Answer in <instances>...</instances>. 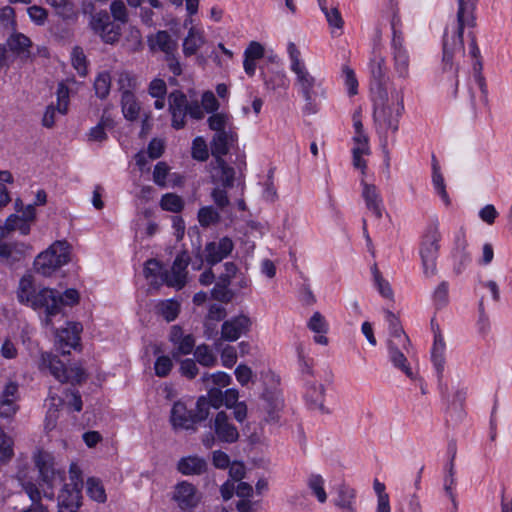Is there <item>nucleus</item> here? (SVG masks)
<instances>
[{"mask_svg":"<svg viewBox=\"0 0 512 512\" xmlns=\"http://www.w3.org/2000/svg\"><path fill=\"white\" fill-rule=\"evenodd\" d=\"M476 3L477 0H458L456 19L445 28L442 41L444 72H453L457 76L458 66L454 58L464 54V29L476 26Z\"/></svg>","mask_w":512,"mask_h":512,"instance_id":"nucleus-1","label":"nucleus"},{"mask_svg":"<svg viewBox=\"0 0 512 512\" xmlns=\"http://www.w3.org/2000/svg\"><path fill=\"white\" fill-rule=\"evenodd\" d=\"M374 120L377 129L396 133L399 128V120L404 111V90L392 87L390 91L379 88L374 92Z\"/></svg>","mask_w":512,"mask_h":512,"instance_id":"nucleus-2","label":"nucleus"},{"mask_svg":"<svg viewBox=\"0 0 512 512\" xmlns=\"http://www.w3.org/2000/svg\"><path fill=\"white\" fill-rule=\"evenodd\" d=\"M287 51L291 61L290 69L296 75V84L300 87V92L306 102L304 109L307 113H316V98L325 96L322 82L309 72L301 60V52L293 42L288 44Z\"/></svg>","mask_w":512,"mask_h":512,"instance_id":"nucleus-3","label":"nucleus"},{"mask_svg":"<svg viewBox=\"0 0 512 512\" xmlns=\"http://www.w3.org/2000/svg\"><path fill=\"white\" fill-rule=\"evenodd\" d=\"M19 302L30 305L33 309H44L46 318L45 324L52 325V317L57 312L56 298L53 289L43 288L36 291L31 276H23L20 279L17 291Z\"/></svg>","mask_w":512,"mask_h":512,"instance_id":"nucleus-4","label":"nucleus"},{"mask_svg":"<svg viewBox=\"0 0 512 512\" xmlns=\"http://www.w3.org/2000/svg\"><path fill=\"white\" fill-rule=\"evenodd\" d=\"M168 105L172 127L175 129H182L185 126L187 115L195 120L204 118L200 103L196 100L189 102L187 96L180 90H175L169 94Z\"/></svg>","mask_w":512,"mask_h":512,"instance_id":"nucleus-5","label":"nucleus"},{"mask_svg":"<svg viewBox=\"0 0 512 512\" xmlns=\"http://www.w3.org/2000/svg\"><path fill=\"white\" fill-rule=\"evenodd\" d=\"M69 261L70 245L66 241H56L36 257L34 267L43 276H50Z\"/></svg>","mask_w":512,"mask_h":512,"instance_id":"nucleus-6","label":"nucleus"},{"mask_svg":"<svg viewBox=\"0 0 512 512\" xmlns=\"http://www.w3.org/2000/svg\"><path fill=\"white\" fill-rule=\"evenodd\" d=\"M39 368L41 370H49L51 375L60 383L78 384L85 379V373L82 368H67L56 355L48 352L41 353Z\"/></svg>","mask_w":512,"mask_h":512,"instance_id":"nucleus-7","label":"nucleus"},{"mask_svg":"<svg viewBox=\"0 0 512 512\" xmlns=\"http://www.w3.org/2000/svg\"><path fill=\"white\" fill-rule=\"evenodd\" d=\"M441 234L436 225H431L426 230L420 247L422 266L426 276H433L436 273V260L439 252Z\"/></svg>","mask_w":512,"mask_h":512,"instance_id":"nucleus-8","label":"nucleus"},{"mask_svg":"<svg viewBox=\"0 0 512 512\" xmlns=\"http://www.w3.org/2000/svg\"><path fill=\"white\" fill-rule=\"evenodd\" d=\"M34 461L42 481L49 487H52L56 482L63 481L64 471L56 466L55 458L51 453L38 451L34 456Z\"/></svg>","mask_w":512,"mask_h":512,"instance_id":"nucleus-9","label":"nucleus"},{"mask_svg":"<svg viewBox=\"0 0 512 512\" xmlns=\"http://www.w3.org/2000/svg\"><path fill=\"white\" fill-rule=\"evenodd\" d=\"M199 417V410H188L186 405L180 401L175 402L171 409L170 421L174 429L196 430V424L204 421Z\"/></svg>","mask_w":512,"mask_h":512,"instance_id":"nucleus-10","label":"nucleus"},{"mask_svg":"<svg viewBox=\"0 0 512 512\" xmlns=\"http://www.w3.org/2000/svg\"><path fill=\"white\" fill-rule=\"evenodd\" d=\"M92 30L108 44L117 42L121 35L120 24L111 20L107 12L95 14L90 22Z\"/></svg>","mask_w":512,"mask_h":512,"instance_id":"nucleus-11","label":"nucleus"},{"mask_svg":"<svg viewBox=\"0 0 512 512\" xmlns=\"http://www.w3.org/2000/svg\"><path fill=\"white\" fill-rule=\"evenodd\" d=\"M190 257L186 251L179 253L170 270H165L161 276L162 282L169 287L181 289L186 284L187 266L189 265Z\"/></svg>","mask_w":512,"mask_h":512,"instance_id":"nucleus-12","label":"nucleus"},{"mask_svg":"<svg viewBox=\"0 0 512 512\" xmlns=\"http://www.w3.org/2000/svg\"><path fill=\"white\" fill-rule=\"evenodd\" d=\"M393 70L395 75L403 80L410 76V55L405 47V42L397 37L390 43Z\"/></svg>","mask_w":512,"mask_h":512,"instance_id":"nucleus-13","label":"nucleus"},{"mask_svg":"<svg viewBox=\"0 0 512 512\" xmlns=\"http://www.w3.org/2000/svg\"><path fill=\"white\" fill-rule=\"evenodd\" d=\"M19 399L18 383L9 381L0 394V417L6 419L14 417L19 410Z\"/></svg>","mask_w":512,"mask_h":512,"instance_id":"nucleus-14","label":"nucleus"},{"mask_svg":"<svg viewBox=\"0 0 512 512\" xmlns=\"http://www.w3.org/2000/svg\"><path fill=\"white\" fill-rule=\"evenodd\" d=\"M234 249V243L229 237L208 242L204 248V258L207 264L213 266L228 257Z\"/></svg>","mask_w":512,"mask_h":512,"instance_id":"nucleus-15","label":"nucleus"},{"mask_svg":"<svg viewBox=\"0 0 512 512\" xmlns=\"http://www.w3.org/2000/svg\"><path fill=\"white\" fill-rule=\"evenodd\" d=\"M251 326V320L246 315H238L223 322L221 340L234 342L246 334Z\"/></svg>","mask_w":512,"mask_h":512,"instance_id":"nucleus-16","label":"nucleus"},{"mask_svg":"<svg viewBox=\"0 0 512 512\" xmlns=\"http://www.w3.org/2000/svg\"><path fill=\"white\" fill-rule=\"evenodd\" d=\"M82 325L78 322H68L65 328L56 331L59 349L63 355L69 354L80 342Z\"/></svg>","mask_w":512,"mask_h":512,"instance_id":"nucleus-17","label":"nucleus"},{"mask_svg":"<svg viewBox=\"0 0 512 512\" xmlns=\"http://www.w3.org/2000/svg\"><path fill=\"white\" fill-rule=\"evenodd\" d=\"M452 258L454 261L453 270L458 275L461 274L472 261V256L468 251V241L463 230H460L455 236Z\"/></svg>","mask_w":512,"mask_h":512,"instance_id":"nucleus-18","label":"nucleus"},{"mask_svg":"<svg viewBox=\"0 0 512 512\" xmlns=\"http://www.w3.org/2000/svg\"><path fill=\"white\" fill-rule=\"evenodd\" d=\"M211 428L214 430L218 439L226 443H234L239 438V432L235 425L229 420V416L224 411L216 414L212 421Z\"/></svg>","mask_w":512,"mask_h":512,"instance_id":"nucleus-19","label":"nucleus"},{"mask_svg":"<svg viewBox=\"0 0 512 512\" xmlns=\"http://www.w3.org/2000/svg\"><path fill=\"white\" fill-rule=\"evenodd\" d=\"M469 44H468V53L474 59L472 64V71L474 72V82L480 88L481 100H486V80L482 74L483 64L481 60L480 49L477 45L476 37L472 32L468 33Z\"/></svg>","mask_w":512,"mask_h":512,"instance_id":"nucleus-20","label":"nucleus"},{"mask_svg":"<svg viewBox=\"0 0 512 512\" xmlns=\"http://www.w3.org/2000/svg\"><path fill=\"white\" fill-rule=\"evenodd\" d=\"M8 51L26 62L32 58L33 43L29 37L20 32L12 33L6 40Z\"/></svg>","mask_w":512,"mask_h":512,"instance_id":"nucleus-21","label":"nucleus"},{"mask_svg":"<svg viewBox=\"0 0 512 512\" xmlns=\"http://www.w3.org/2000/svg\"><path fill=\"white\" fill-rule=\"evenodd\" d=\"M173 499L182 510L195 508L200 502L196 487L187 481L176 485Z\"/></svg>","mask_w":512,"mask_h":512,"instance_id":"nucleus-22","label":"nucleus"},{"mask_svg":"<svg viewBox=\"0 0 512 512\" xmlns=\"http://www.w3.org/2000/svg\"><path fill=\"white\" fill-rule=\"evenodd\" d=\"M169 340L174 345L173 357L190 354L195 347V338L192 334H184L179 325H173L170 329Z\"/></svg>","mask_w":512,"mask_h":512,"instance_id":"nucleus-23","label":"nucleus"},{"mask_svg":"<svg viewBox=\"0 0 512 512\" xmlns=\"http://www.w3.org/2000/svg\"><path fill=\"white\" fill-rule=\"evenodd\" d=\"M215 166L211 172V182L223 188H232L235 180V169L223 158H214Z\"/></svg>","mask_w":512,"mask_h":512,"instance_id":"nucleus-24","label":"nucleus"},{"mask_svg":"<svg viewBox=\"0 0 512 512\" xmlns=\"http://www.w3.org/2000/svg\"><path fill=\"white\" fill-rule=\"evenodd\" d=\"M305 400L309 409L319 411L322 414H328L329 409L324 405L325 387L318 382H308L306 384Z\"/></svg>","mask_w":512,"mask_h":512,"instance_id":"nucleus-25","label":"nucleus"},{"mask_svg":"<svg viewBox=\"0 0 512 512\" xmlns=\"http://www.w3.org/2000/svg\"><path fill=\"white\" fill-rule=\"evenodd\" d=\"M369 71L373 80V86L371 88L372 95H374V92H378L379 88L387 89L385 87L387 67L386 59L383 55L380 53L373 54L369 62Z\"/></svg>","mask_w":512,"mask_h":512,"instance_id":"nucleus-26","label":"nucleus"},{"mask_svg":"<svg viewBox=\"0 0 512 512\" xmlns=\"http://www.w3.org/2000/svg\"><path fill=\"white\" fill-rule=\"evenodd\" d=\"M237 140V134L228 128L214 133L211 141V152L214 158H223L228 154L230 147Z\"/></svg>","mask_w":512,"mask_h":512,"instance_id":"nucleus-27","label":"nucleus"},{"mask_svg":"<svg viewBox=\"0 0 512 512\" xmlns=\"http://www.w3.org/2000/svg\"><path fill=\"white\" fill-rule=\"evenodd\" d=\"M361 184L363 187L362 197L367 209L371 211L377 219H381L384 211V205L377 187L364 181H362Z\"/></svg>","mask_w":512,"mask_h":512,"instance_id":"nucleus-28","label":"nucleus"},{"mask_svg":"<svg viewBox=\"0 0 512 512\" xmlns=\"http://www.w3.org/2000/svg\"><path fill=\"white\" fill-rule=\"evenodd\" d=\"M80 499V488L66 484L58 495V512H77Z\"/></svg>","mask_w":512,"mask_h":512,"instance_id":"nucleus-29","label":"nucleus"},{"mask_svg":"<svg viewBox=\"0 0 512 512\" xmlns=\"http://www.w3.org/2000/svg\"><path fill=\"white\" fill-rule=\"evenodd\" d=\"M196 404L199 417L206 420L209 417L211 407L218 409L223 405V392L219 388H209L207 396L199 397Z\"/></svg>","mask_w":512,"mask_h":512,"instance_id":"nucleus-30","label":"nucleus"},{"mask_svg":"<svg viewBox=\"0 0 512 512\" xmlns=\"http://www.w3.org/2000/svg\"><path fill=\"white\" fill-rule=\"evenodd\" d=\"M446 344L441 333L440 327L434 330V342L431 349V359L436 369L438 378L441 379L445 366Z\"/></svg>","mask_w":512,"mask_h":512,"instance_id":"nucleus-31","label":"nucleus"},{"mask_svg":"<svg viewBox=\"0 0 512 512\" xmlns=\"http://www.w3.org/2000/svg\"><path fill=\"white\" fill-rule=\"evenodd\" d=\"M206 39L202 29L191 26L183 40L182 51L186 57L193 56L205 44Z\"/></svg>","mask_w":512,"mask_h":512,"instance_id":"nucleus-32","label":"nucleus"},{"mask_svg":"<svg viewBox=\"0 0 512 512\" xmlns=\"http://www.w3.org/2000/svg\"><path fill=\"white\" fill-rule=\"evenodd\" d=\"M177 469L183 475H201L207 470V462L197 455L182 457L178 461Z\"/></svg>","mask_w":512,"mask_h":512,"instance_id":"nucleus-33","label":"nucleus"},{"mask_svg":"<svg viewBox=\"0 0 512 512\" xmlns=\"http://www.w3.org/2000/svg\"><path fill=\"white\" fill-rule=\"evenodd\" d=\"M402 345H399L394 339H389L388 341V350H389V358L393 365L403 371L407 377L413 379L414 374L407 363V358L404 353L401 351Z\"/></svg>","mask_w":512,"mask_h":512,"instance_id":"nucleus-34","label":"nucleus"},{"mask_svg":"<svg viewBox=\"0 0 512 512\" xmlns=\"http://www.w3.org/2000/svg\"><path fill=\"white\" fill-rule=\"evenodd\" d=\"M152 48H158L165 55L177 54L178 43L167 31H159L150 40Z\"/></svg>","mask_w":512,"mask_h":512,"instance_id":"nucleus-35","label":"nucleus"},{"mask_svg":"<svg viewBox=\"0 0 512 512\" xmlns=\"http://www.w3.org/2000/svg\"><path fill=\"white\" fill-rule=\"evenodd\" d=\"M181 310V304L175 299L160 300L155 305V312L167 322L174 321Z\"/></svg>","mask_w":512,"mask_h":512,"instance_id":"nucleus-36","label":"nucleus"},{"mask_svg":"<svg viewBox=\"0 0 512 512\" xmlns=\"http://www.w3.org/2000/svg\"><path fill=\"white\" fill-rule=\"evenodd\" d=\"M18 230L22 235H28L30 232V224L26 222L25 218L17 214H11L5 221L3 226H0V236L5 237L12 231Z\"/></svg>","mask_w":512,"mask_h":512,"instance_id":"nucleus-37","label":"nucleus"},{"mask_svg":"<svg viewBox=\"0 0 512 512\" xmlns=\"http://www.w3.org/2000/svg\"><path fill=\"white\" fill-rule=\"evenodd\" d=\"M386 320L389 324L390 339H394L396 342H398L399 345H402V347L406 350L410 340L408 336L405 334L404 330L402 329L399 319L395 316L394 313H392L391 311H387Z\"/></svg>","mask_w":512,"mask_h":512,"instance_id":"nucleus-38","label":"nucleus"},{"mask_svg":"<svg viewBox=\"0 0 512 512\" xmlns=\"http://www.w3.org/2000/svg\"><path fill=\"white\" fill-rule=\"evenodd\" d=\"M121 106L124 117L129 121L138 118L140 106L133 92H123L121 95Z\"/></svg>","mask_w":512,"mask_h":512,"instance_id":"nucleus-39","label":"nucleus"},{"mask_svg":"<svg viewBox=\"0 0 512 512\" xmlns=\"http://www.w3.org/2000/svg\"><path fill=\"white\" fill-rule=\"evenodd\" d=\"M165 273L162 265L156 259H149L144 266V275L150 281V284L159 287L165 282H162L161 276Z\"/></svg>","mask_w":512,"mask_h":512,"instance_id":"nucleus-40","label":"nucleus"},{"mask_svg":"<svg viewBox=\"0 0 512 512\" xmlns=\"http://www.w3.org/2000/svg\"><path fill=\"white\" fill-rule=\"evenodd\" d=\"M467 95L472 109L476 112L479 107L487 106L488 104V88L486 87V100H481L480 88L474 82V74L467 83Z\"/></svg>","mask_w":512,"mask_h":512,"instance_id":"nucleus-41","label":"nucleus"},{"mask_svg":"<svg viewBox=\"0 0 512 512\" xmlns=\"http://www.w3.org/2000/svg\"><path fill=\"white\" fill-rule=\"evenodd\" d=\"M355 491L348 486H340L335 505L349 512H356L354 507Z\"/></svg>","mask_w":512,"mask_h":512,"instance_id":"nucleus-42","label":"nucleus"},{"mask_svg":"<svg viewBox=\"0 0 512 512\" xmlns=\"http://www.w3.org/2000/svg\"><path fill=\"white\" fill-rule=\"evenodd\" d=\"M194 357L196 362L204 367H213L217 363L216 354L206 344H201L196 347Z\"/></svg>","mask_w":512,"mask_h":512,"instance_id":"nucleus-43","label":"nucleus"},{"mask_svg":"<svg viewBox=\"0 0 512 512\" xmlns=\"http://www.w3.org/2000/svg\"><path fill=\"white\" fill-rule=\"evenodd\" d=\"M111 75L108 71L98 73L94 81L95 94L100 99L108 97L111 89Z\"/></svg>","mask_w":512,"mask_h":512,"instance_id":"nucleus-44","label":"nucleus"},{"mask_svg":"<svg viewBox=\"0 0 512 512\" xmlns=\"http://www.w3.org/2000/svg\"><path fill=\"white\" fill-rule=\"evenodd\" d=\"M86 491L88 496L98 503H104L107 499L106 492L102 483L100 480L94 477L87 479Z\"/></svg>","mask_w":512,"mask_h":512,"instance_id":"nucleus-45","label":"nucleus"},{"mask_svg":"<svg viewBox=\"0 0 512 512\" xmlns=\"http://www.w3.org/2000/svg\"><path fill=\"white\" fill-rule=\"evenodd\" d=\"M54 296L56 298L57 312L55 315L61 313L64 305H74L79 301V293L75 289H67L63 294L53 289Z\"/></svg>","mask_w":512,"mask_h":512,"instance_id":"nucleus-46","label":"nucleus"},{"mask_svg":"<svg viewBox=\"0 0 512 512\" xmlns=\"http://www.w3.org/2000/svg\"><path fill=\"white\" fill-rule=\"evenodd\" d=\"M264 401V409L267 413L265 420L272 423L278 422L280 419V412L283 408V401L278 397L265 398Z\"/></svg>","mask_w":512,"mask_h":512,"instance_id":"nucleus-47","label":"nucleus"},{"mask_svg":"<svg viewBox=\"0 0 512 512\" xmlns=\"http://www.w3.org/2000/svg\"><path fill=\"white\" fill-rule=\"evenodd\" d=\"M307 486L311 492L316 496L320 503H325L327 494L324 489V479L319 474H312L308 477Z\"/></svg>","mask_w":512,"mask_h":512,"instance_id":"nucleus-48","label":"nucleus"},{"mask_svg":"<svg viewBox=\"0 0 512 512\" xmlns=\"http://www.w3.org/2000/svg\"><path fill=\"white\" fill-rule=\"evenodd\" d=\"M208 126L211 130H213L215 133L219 131L227 130L228 128H231L230 123V117L226 113L222 112H215L212 113L208 119H207Z\"/></svg>","mask_w":512,"mask_h":512,"instance_id":"nucleus-49","label":"nucleus"},{"mask_svg":"<svg viewBox=\"0 0 512 512\" xmlns=\"http://www.w3.org/2000/svg\"><path fill=\"white\" fill-rule=\"evenodd\" d=\"M371 272L373 275L374 284L377 287L379 293L385 298H388V299L392 298V296H393L392 288H391L389 282L382 277L376 264H374L372 266Z\"/></svg>","mask_w":512,"mask_h":512,"instance_id":"nucleus-50","label":"nucleus"},{"mask_svg":"<svg viewBox=\"0 0 512 512\" xmlns=\"http://www.w3.org/2000/svg\"><path fill=\"white\" fill-rule=\"evenodd\" d=\"M220 214L213 206H204L198 211V221L202 227L218 223Z\"/></svg>","mask_w":512,"mask_h":512,"instance_id":"nucleus-51","label":"nucleus"},{"mask_svg":"<svg viewBox=\"0 0 512 512\" xmlns=\"http://www.w3.org/2000/svg\"><path fill=\"white\" fill-rule=\"evenodd\" d=\"M13 456V440L0 429V462L7 463Z\"/></svg>","mask_w":512,"mask_h":512,"instance_id":"nucleus-52","label":"nucleus"},{"mask_svg":"<svg viewBox=\"0 0 512 512\" xmlns=\"http://www.w3.org/2000/svg\"><path fill=\"white\" fill-rule=\"evenodd\" d=\"M263 80L268 89L276 90L287 86V78L284 72L275 71L270 74L263 73Z\"/></svg>","mask_w":512,"mask_h":512,"instance_id":"nucleus-53","label":"nucleus"},{"mask_svg":"<svg viewBox=\"0 0 512 512\" xmlns=\"http://www.w3.org/2000/svg\"><path fill=\"white\" fill-rule=\"evenodd\" d=\"M160 205L163 210L174 213L180 212L184 207L182 198L173 193L165 194L161 199Z\"/></svg>","mask_w":512,"mask_h":512,"instance_id":"nucleus-54","label":"nucleus"},{"mask_svg":"<svg viewBox=\"0 0 512 512\" xmlns=\"http://www.w3.org/2000/svg\"><path fill=\"white\" fill-rule=\"evenodd\" d=\"M71 60L73 67L77 70L80 76L87 74V60L83 50L80 47H74L71 53Z\"/></svg>","mask_w":512,"mask_h":512,"instance_id":"nucleus-55","label":"nucleus"},{"mask_svg":"<svg viewBox=\"0 0 512 512\" xmlns=\"http://www.w3.org/2000/svg\"><path fill=\"white\" fill-rule=\"evenodd\" d=\"M192 158L197 161H206L209 158V151L206 141L202 137H196L192 142Z\"/></svg>","mask_w":512,"mask_h":512,"instance_id":"nucleus-56","label":"nucleus"},{"mask_svg":"<svg viewBox=\"0 0 512 512\" xmlns=\"http://www.w3.org/2000/svg\"><path fill=\"white\" fill-rule=\"evenodd\" d=\"M202 382L208 387L210 382L217 386H228L231 383V376L226 372L218 371L213 374L205 373L202 376Z\"/></svg>","mask_w":512,"mask_h":512,"instance_id":"nucleus-57","label":"nucleus"},{"mask_svg":"<svg viewBox=\"0 0 512 512\" xmlns=\"http://www.w3.org/2000/svg\"><path fill=\"white\" fill-rule=\"evenodd\" d=\"M212 297L221 302H230L234 296L233 292L229 289V284L217 281L211 291Z\"/></svg>","mask_w":512,"mask_h":512,"instance_id":"nucleus-58","label":"nucleus"},{"mask_svg":"<svg viewBox=\"0 0 512 512\" xmlns=\"http://www.w3.org/2000/svg\"><path fill=\"white\" fill-rule=\"evenodd\" d=\"M227 188L216 186L211 191V198L215 203L216 207L220 210H224L230 205V200L226 191Z\"/></svg>","mask_w":512,"mask_h":512,"instance_id":"nucleus-59","label":"nucleus"},{"mask_svg":"<svg viewBox=\"0 0 512 512\" xmlns=\"http://www.w3.org/2000/svg\"><path fill=\"white\" fill-rule=\"evenodd\" d=\"M203 112L207 113H215L220 107V103L215 97L214 93L211 91H206L202 94L201 104H200Z\"/></svg>","mask_w":512,"mask_h":512,"instance_id":"nucleus-60","label":"nucleus"},{"mask_svg":"<svg viewBox=\"0 0 512 512\" xmlns=\"http://www.w3.org/2000/svg\"><path fill=\"white\" fill-rule=\"evenodd\" d=\"M69 104V88L63 83L57 88V110L61 114H66Z\"/></svg>","mask_w":512,"mask_h":512,"instance_id":"nucleus-61","label":"nucleus"},{"mask_svg":"<svg viewBox=\"0 0 512 512\" xmlns=\"http://www.w3.org/2000/svg\"><path fill=\"white\" fill-rule=\"evenodd\" d=\"M110 11L115 21L122 24L128 21L127 9L123 1L115 0L110 5Z\"/></svg>","mask_w":512,"mask_h":512,"instance_id":"nucleus-62","label":"nucleus"},{"mask_svg":"<svg viewBox=\"0 0 512 512\" xmlns=\"http://www.w3.org/2000/svg\"><path fill=\"white\" fill-rule=\"evenodd\" d=\"M46 2L62 17H68L72 13V0H46Z\"/></svg>","mask_w":512,"mask_h":512,"instance_id":"nucleus-63","label":"nucleus"},{"mask_svg":"<svg viewBox=\"0 0 512 512\" xmlns=\"http://www.w3.org/2000/svg\"><path fill=\"white\" fill-rule=\"evenodd\" d=\"M173 367L172 360L168 356H159L154 364L155 374L158 377H166Z\"/></svg>","mask_w":512,"mask_h":512,"instance_id":"nucleus-64","label":"nucleus"}]
</instances>
